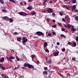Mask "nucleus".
I'll return each mask as SVG.
<instances>
[{
  "mask_svg": "<svg viewBox=\"0 0 78 78\" xmlns=\"http://www.w3.org/2000/svg\"><path fill=\"white\" fill-rule=\"evenodd\" d=\"M47 1V0H44L43 3V5H45V3H46Z\"/></svg>",
  "mask_w": 78,
  "mask_h": 78,
  "instance_id": "7c9ffc66",
  "label": "nucleus"
},
{
  "mask_svg": "<svg viewBox=\"0 0 78 78\" xmlns=\"http://www.w3.org/2000/svg\"><path fill=\"white\" fill-rule=\"evenodd\" d=\"M68 44L69 45H72V43H71V42H68Z\"/></svg>",
  "mask_w": 78,
  "mask_h": 78,
  "instance_id": "ea45409f",
  "label": "nucleus"
},
{
  "mask_svg": "<svg viewBox=\"0 0 78 78\" xmlns=\"http://www.w3.org/2000/svg\"><path fill=\"white\" fill-rule=\"evenodd\" d=\"M52 1H51L49 2V3H52Z\"/></svg>",
  "mask_w": 78,
  "mask_h": 78,
  "instance_id": "bf43d9fd",
  "label": "nucleus"
},
{
  "mask_svg": "<svg viewBox=\"0 0 78 78\" xmlns=\"http://www.w3.org/2000/svg\"><path fill=\"white\" fill-rule=\"evenodd\" d=\"M7 59L10 61V62H12L13 61L12 59H15V58L13 56H10L9 57H6Z\"/></svg>",
  "mask_w": 78,
  "mask_h": 78,
  "instance_id": "f257e3e1",
  "label": "nucleus"
},
{
  "mask_svg": "<svg viewBox=\"0 0 78 78\" xmlns=\"http://www.w3.org/2000/svg\"><path fill=\"white\" fill-rule=\"evenodd\" d=\"M52 22H54V23L56 22V21H55V20H52Z\"/></svg>",
  "mask_w": 78,
  "mask_h": 78,
  "instance_id": "4d7b16f0",
  "label": "nucleus"
},
{
  "mask_svg": "<svg viewBox=\"0 0 78 78\" xmlns=\"http://www.w3.org/2000/svg\"><path fill=\"white\" fill-rule=\"evenodd\" d=\"M39 61H37L36 62L37 64H38V63H39Z\"/></svg>",
  "mask_w": 78,
  "mask_h": 78,
  "instance_id": "e2e57ef3",
  "label": "nucleus"
},
{
  "mask_svg": "<svg viewBox=\"0 0 78 78\" xmlns=\"http://www.w3.org/2000/svg\"><path fill=\"white\" fill-rule=\"evenodd\" d=\"M5 58H4V57H2L0 59V62H3Z\"/></svg>",
  "mask_w": 78,
  "mask_h": 78,
  "instance_id": "9d476101",
  "label": "nucleus"
},
{
  "mask_svg": "<svg viewBox=\"0 0 78 78\" xmlns=\"http://www.w3.org/2000/svg\"><path fill=\"white\" fill-rule=\"evenodd\" d=\"M28 67L29 69H31V68L33 69L34 68V66H33L31 65H30L29 64H28Z\"/></svg>",
  "mask_w": 78,
  "mask_h": 78,
  "instance_id": "0eeeda50",
  "label": "nucleus"
},
{
  "mask_svg": "<svg viewBox=\"0 0 78 78\" xmlns=\"http://www.w3.org/2000/svg\"><path fill=\"white\" fill-rule=\"evenodd\" d=\"M21 68L22 69H24V70L27 69V68L24 66L22 67Z\"/></svg>",
  "mask_w": 78,
  "mask_h": 78,
  "instance_id": "72a5a7b5",
  "label": "nucleus"
},
{
  "mask_svg": "<svg viewBox=\"0 0 78 78\" xmlns=\"http://www.w3.org/2000/svg\"><path fill=\"white\" fill-rule=\"evenodd\" d=\"M43 74H46L47 75V71H44L43 72Z\"/></svg>",
  "mask_w": 78,
  "mask_h": 78,
  "instance_id": "b1692460",
  "label": "nucleus"
},
{
  "mask_svg": "<svg viewBox=\"0 0 78 78\" xmlns=\"http://www.w3.org/2000/svg\"><path fill=\"white\" fill-rule=\"evenodd\" d=\"M52 27H53V28H56V25H53L52 26Z\"/></svg>",
  "mask_w": 78,
  "mask_h": 78,
  "instance_id": "c9c22d12",
  "label": "nucleus"
},
{
  "mask_svg": "<svg viewBox=\"0 0 78 78\" xmlns=\"http://www.w3.org/2000/svg\"><path fill=\"white\" fill-rule=\"evenodd\" d=\"M72 59L73 61H75V58H73Z\"/></svg>",
  "mask_w": 78,
  "mask_h": 78,
  "instance_id": "09e8293b",
  "label": "nucleus"
},
{
  "mask_svg": "<svg viewBox=\"0 0 78 78\" xmlns=\"http://www.w3.org/2000/svg\"><path fill=\"white\" fill-rule=\"evenodd\" d=\"M24 2V5H27V3L25 2Z\"/></svg>",
  "mask_w": 78,
  "mask_h": 78,
  "instance_id": "0e129e2a",
  "label": "nucleus"
},
{
  "mask_svg": "<svg viewBox=\"0 0 78 78\" xmlns=\"http://www.w3.org/2000/svg\"><path fill=\"white\" fill-rule=\"evenodd\" d=\"M64 27H65L66 28H67V25H66V24H64Z\"/></svg>",
  "mask_w": 78,
  "mask_h": 78,
  "instance_id": "052dcab7",
  "label": "nucleus"
},
{
  "mask_svg": "<svg viewBox=\"0 0 78 78\" xmlns=\"http://www.w3.org/2000/svg\"><path fill=\"white\" fill-rule=\"evenodd\" d=\"M69 17V16H68V15H66V16L65 17V19H67V18H68Z\"/></svg>",
  "mask_w": 78,
  "mask_h": 78,
  "instance_id": "a19ab883",
  "label": "nucleus"
},
{
  "mask_svg": "<svg viewBox=\"0 0 78 78\" xmlns=\"http://www.w3.org/2000/svg\"><path fill=\"white\" fill-rule=\"evenodd\" d=\"M28 10H31L33 9V6H29L27 8Z\"/></svg>",
  "mask_w": 78,
  "mask_h": 78,
  "instance_id": "1a4fd4ad",
  "label": "nucleus"
},
{
  "mask_svg": "<svg viewBox=\"0 0 78 78\" xmlns=\"http://www.w3.org/2000/svg\"><path fill=\"white\" fill-rule=\"evenodd\" d=\"M2 19H3V20H6L7 21H8V20H9V18L7 16L3 17H2Z\"/></svg>",
  "mask_w": 78,
  "mask_h": 78,
  "instance_id": "39448f33",
  "label": "nucleus"
},
{
  "mask_svg": "<svg viewBox=\"0 0 78 78\" xmlns=\"http://www.w3.org/2000/svg\"><path fill=\"white\" fill-rule=\"evenodd\" d=\"M20 5H22V2H21L20 3Z\"/></svg>",
  "mask_w": 78,
  "mask_h": 78,
  "instance_id": "774afa93",
  "label": "nucleus"
},
{
  "mask_svg": "<svg viewBox=\"0 0 78 78\" xmlns=\"http://www.w3.org/2000/svg\"><path fill=\"white\" fill-rule=\"evenodd\" d=\"M45 51L46 52H47V53H49V50H48V49H46L45 50Z\"/></svg>",
  "mask_w": 78,
  "mask_h": 78,
  "instance_id": "e433bc0d",
  "label": "nucleus"
},
{
  "mask_svg": "<svg viewBox=\"0 0 78 78\" xmlns=\"http://www.w3.org/2000/svg\"><path fill=\"white\" fill-rule=\"evenodd\" d=\"M62 21H63L64 22H66V21L65 20V19L64 18H62Z\"/></svg>",
  "mask_w": 78,
  "mask_h": 78,
  "instance_id": "49530a36",
  "label": "nucleus"
},
{
  "mask_svg": "<svg viewBox=\"0 0 78 78\" xmlns=\"http://www.w3.org/2000/svg\"><path fill=\"white\" fill-rule=\"evenodd\" d=\"M22 40L23 41H22L23 43H25L27 42V38H25V37H23V39Z\"/></svg>",
  "mask_w": 78,
  "mask_h": 78,
  "instance_id": "423d86ee",
  "label": "nucleus"
},
{
  "mask_svg": "<svg viewBox=\"0 0 78 78\" xmlns=\"http://www.w3.org/2000/svg\"><path fill=\"white\" fill-rule=\"evenodd\" d=\"M76 41H77L78 42V36L76 37Z\"/></svg>",
  "mask_w": 78,
  "mask_h": 78,
  "instance_id": "37998d69",
  "label": "nucleus"
},
{
  "mask_svg": "<svg viewBox=\"0 0 78 78\" xmlns=\"http://www.w3.org/2000/svg\"><path fill=\"white\" fill-rule=\"evenodd\" d=\"M1 76H5V75H3V74H1Z\"/></svg>",
  "mask_w": 78,
  "mask_h": 78,
  "instance_id": "864d4df0",
  "label": "nucleus"
},
{
  "mask_svg": "<svg viewBox=\"0 0 78 78\" xmlns=\"http://www.w3.org/2000/svg\"><path fill=\"white\" fill-rule=\"evenodd\" d=\"M57 24H58V25L60 27H62V24L61 23H58Z\"/></svg>",
  "mask_w": 78,
  "mask_h": 78,
  "instance_id": "5701e85b",
  "label": "nucleus"
},
{
  "mask_svg": "<svg viewBox=\"0 0 78 78\" xmlns=\"http://www.w3.org/2000/svg\"><path fill=\"white\" fill-rule=\"evenodd\" d=\"M77 12H78V10L77 9H75L74 10V12H75V13H76Z\"/></svg>",
  "mask_w": 78,
  "mask_h": 78,
  "instance_id": "4c0bfd02",
  "label": "nucleus"
},
{
  "mask_svg": "<svg viewBox=\"0 0 78 78\" xmlns=\"http://www.w3.org/2000/svg\"><path fill=\"white\" fill-rule=\"evenodd\" d=\"M48 36H51V34L49 33L48 34Z\"/></svg>",
  "mask_w": 78,
  "mask_h": 78,
  "instance_id": "a18cd8bd",
  "label": "nucleus"
},
{
  "mask_svg": "<svg viewBox=\"0 0 78 78\" xmlns=\"http://www.w3.org/2000/svg\"><path fill=\"white\" fill-rule=\"evenodd\" d=\"M16 58L18 61H19L20 60V59H19V57L17 56H16Z\"/></svg>",
  "mask_w": 78,
  "mask_h": 78,
  "instance_id": "cd10ccee",
  "label": "nucleus"
},
{
  "mask_svg": "<svg viewBox=\"0 0 78 78\" xmlns=\"http://www.w3.org/2000/svg\"><path fill=\"white\" fill-rule=\"evenodd\" d=\"M48 45V44H47V42H45L44 44V48H45Z\"/></svg>",
  "mask_w": 78,
  "mask_h": 78,
  "instance_id": "f8f14e48",
  "label": "nucleus"
},
{
  "mask_svg": "<svg viewBox=\"0 0 78 78\" xmlns=\"http://www.w3.org/2000/svg\"><path fill=\"white\" fill-rule=\"evenodd\" d=\"M73 3H76V0H72Z\"/></svg>",
  "mask_w": 78,
  "mask_h": 78,
  "instance_id": "412c9836",
  "label": "nucleus"
},
{
  "mask_svg": "<svg viewBox=\"0 0 78 78\" xmlns=\"http://www.w3.org/2000/svg\"><path fill=\"white\" fill-rule=\"evenodd\" d=\"M2 66V64H0V68H1V67Z\"/></svg>",
  "mask_w": 78,
  "mask_h": 78,
  "instance_id": "680f3d73",
  "label": "nucleus"
},
{
  "mask_svg": "<svg viewBox=\"0 0 78 78\" xmlns=\"http://www.w3.org/2000/svg\"><path fill=\"white\" fill-rule=\"evenodd\" d=\"M59 15L62 16H63V13L62 12H60L59 13Z\"/></svg>",
  "mask_w": 78,
  "mask_h": 78,
  "instance_id": "2f4dec72",
  "label": "nucleus"
},
{
  "mask_svg": "<svg viewBox=\"0 0 78 78\" xmlns=\"http://www.w3.org/2000/svg\"><path fill=\"white\" fill-rule=\"evenodd\" d=\"M58 54H59V51H58L56 52H54L53 53V55L54 56H58Z\"/></svg>",
  "mask_w": 78,
  "mask_h": 78,
  "instance_id": "6e6552de",
  "label": "nucleus"
},
{
  "mask_svg": "<svg viewBox=\"0 0 78 78\" xmlns=\"http://www.w3.org/2000/svg\"><path fill=\"white\" fill-rule=\"evenodd\" d=\"M46 11L48 12V13H53V9L51 8H48V9Z\"/></svg>",
  "mask_w": 78,
  "mask_h": 78,
  "instance_id": "7ed1b4c3",
  "label": "nucleus"
},
{
  "mask_svg": "<svg viewBox=\"0 0 78 78\" xmlns=\"http://www.w3.org/2000/svg\"><path fill=\"white\" fill-rule=\"evenodd\" d=\"M67 76H70V74L68 73L67 74Z\"/></svg>",
  "mask_w": 78,
  "mask_h": 78,
  "instance_id": "338daca9",
  "label": "nucleus"
},
{
  "mask_svg": "<svg viewBox=\"0 0 78 78\" xmlns=\"http://www.w3.org/2000/svg\"><path fill=\"white\" fill-rule=\"evenodd\" d=\"M52 15L53 16H55V13H52Z\"/></svg>",
  "mask_w": 78,
  "mask_h": 78,
  "instance_id": "13d9d810",
  "label": "nucleus"
},
{
  "mask_svg": "<svg viewBox=\"0 0 78 78\" xmlns=\"http://www.w3.org/2000/svg\"><path fill=\"white\" fill-rule=\"evenodd\" d=\"M76 30V29L73 28V26L72 27V29H71V31H73V32H75V31Z\"/></svg>",
  "mask_w": 78,
  "mask_h": 78,
  "instance_id": "2eb2a0df",
  "label": "nucleus"
},
{
  "mask_svg": "<svg viewBox=\"0 0 78 78\" xmlns=\"http://www.w3.org/2000/svg\"><path fill=\"white\" fill-rule=\"evenodd\" d=\"M59 44H60V43H59V42H58L57 43V45H59Z\"/></svg>",
  "mask_w": 78,
  "mask_h": 78,
  "instance_id": "603ef678",
  "label": "nucleus"
},
{
  "mask_svg": "<svg viewBox=\"0 0 78 78\" xmlns=\"http://www.w3.org/2000/svg\"><path fill=\"white\" fill-rule=\"evenodd\" d=\"M36 34L37 36H44V34L42 32L37 31L36 32Z\"/></svg>",
  "mask_w": 78,
  "mask_h": 78,
  "instance_id": "f03ea898",
  "label": "nucleus"
},
{
  "mask_svg": "<svg viewBox=\"0 0 78 78\" xmlns=\"http://www.w3.org/2000/svg\"><path fill=\"white\" fill-rule=\"evenodd\" d=\"M0 3L2 5L5 4V2L3 0H0Z\"/></svg>",
  "mask_w": 78,
  "mask_h": 78,
  "instance_id": "ddd939ff",
  "label": "nucleus"
},
{
  "mask_svg": "<svg viewBox=\"0 0 78 78\" xmlns=\"http://www.w3.org/2000/svg\"><path fill=\"white\" fill-rule=\"evenodd\" d=\"M2 12H7V10H6L5 9H2Z\"/></svg>",
  "mask_w": 78,
  "mask_h": 78,
  "instance_id": "f3484780",
  "label": "nucleus"
},
{
  "mask_svg": "<svg viewBox=\"0 0 78 78\" xmlns=\"http://www.w3.org/2000/svg\"><path fill=\"white\" fill-rule=\"evenodd\" d=\"M31 2V0H29L28 1V2Z\"/></svg>",
  "mask_w": 78,
  "mask_h": 78,
  "instance_id": "69168bd1",
  "label": "nucleus"
},
{
  "mask_svg": "<svg viewBox=\"0 0 78 78\" xmlns=\"http://www.w3.org/2000/svg\"><path fill=\"white\" fill-rule=\"evenodd\" d=\"M62 51L63 52H64L66 51V49H65V48H63L62 50Z\"/></svg>",
  "mask_w": 78,
  "mask_h": 78,
  "instance_id": "58836bf2",
  "label": "nucleus"
},
{
  "mask_svg": "<svg viewBox=\"0 0 78 78\" xmlns=\"http://www.w3.org/2000/svg\"><path fill=\"white\" fill-rule=\"evenodd\" d=\"M44 70H47V67H45L44 68Z\"/></svg>",
  "mask_w": 78,
  "mask_h": 78,
  "instance_id": "8fccbe9b",
  "label": "nucleus"
},
{
  "mask_svg": "<svg viewBox=\"0 0 78 78\" xmlns=\"http://www.w3.org/2000/svg\"><path fill=\"white\" fill-rule=\"evenodd\" d=\"M13 1H14V0H9V2H12Z\"/></svg>",
  "mask_w": 78,
  "mask_h": 78,
  "instance_id": "6e6d98bb",
  "label": "nucleus"
},
{
  "mask_svg": "<svg viewBox=\"0 0 78 78\" xmlns=\"http://www.w3.org/2000/svg\"><path fill=\"white\" fill-rule=\"evenodd\" d=\"M31 14L33 15V16H34L36 14V12L34 11H33L31 13Z\"/></svg>",
  "mask_w": 78,
  "mask_h": 78,
  "instance_id": "4be33fe9",
  "label": "nucleus"
},
{
  "mask_svg": "<svg viewBox=\"0 0 78 78\" xmlns=\"http://www.w3.org/2000/svg\"><path fill=\"white\" fill-rule=\"evenodd\" d=\"M60 37H64V38H66V36L64 35V34H61L60 35Z\"/></svg>",
  "mask_w": 78,
  "mask_h": 78,
  "instance_id": "aec40b11",
  "label": "nucleus"
},
{
  "mask_svg": "<svg viewBox=\"0 0 78 78\" xmlns=\"http://www.w3.org/2000/svg\"><path fill=\"white\" fill-rule=\"evenodd\" d=\"M9 20H10V22H13V20L12 18H9Z\"/></svg>",
  "mask_w": 78,
  "mask_h": 78,
  "instance_id": "a878e982",
  "label": "nucleus"
},
{
  "mask_svg": "<svg viewBox=\"0 0 78 78\" xmlns=\"http://www.w3.org/2000/svg\"><path fill=\"white\" fill-rule=\"evenodd\" d=\"M61 30L62 31H66V29H65L64 28H62L61 29Z\"/></svg>",
  "mask_w": 78,
  "mask_h": 78,
  "instance_id": "c756f323",
  "label": "nucleus"
},
{
  "mask_svg": "<svg viewBox=\"0 0 78 78\" xmlns=\"http://www.w3.org/2000/svg\"><path fill=\"white\" fill-rule=\"evenodd\" d=\"M14 34L16 35H17L18 34V33H17V32H15L14 33Z\"/></svg>",
  "mask_w": 78,
  "mask_h": 78,
  "instance_id": "de8ad7c7",
  "label": "nucleus"
},
{
  "mask_svg": "<svg viewBox=\"0 0 78 78\" xmlns=\"http://www.w3.org/2000/svg\"><path fill=\"white\" fill-rule=\"evenodd\" d=\"M67 27L68 28H70V26L69 25H67Z\"/></svg>",
  "mask_w": 78,
  "mask_h": 78,
  "instance_id": "3c124183",
  "label": "nucleus"
},
{
  "mask_svg": "<svg viewBox=\"0 0 78 78\" xmlns=\"http://www.w3.org/2000/svg\"><path fill=\"white\" fill-rule=\"evenodd\" d=\"M28 64H27V63H25L23 64V66L24 67H27L28 66Z\"/></svg>",
  "mask_w": 78,
  "mask_h": 78,
  "instance_id": "dca6fc26",
  "label": "nucleus"
},
{
  "mask_svg": "<svg viewBox=\"0 0 78 78\" xmlns=\"http://www.w3.org/2000/svg\"><path fill=\"white\" fill-rule=\"evenodd\" d=\"M18 14H19L20 15V16H23L24 14V16H26L27 15V13L25 12H20L18 13Z\"/></svg>",
  "mask_w": 78,
  "mask_h": 78,
  "instance_id": "20e7f679",
  "label": "nucleus"
},
{
  "mask_svg": "<svg viewBox=\"0 0 78 78\" xmlns=\"http://www.w3.org/2000/svg\"><path fill=\"white\" fill-rule=\"evenodd\" d=\"M67 21V22H70V18H68Z\"/></svg>",
  "mask_w": 78,
  "mask_h": 78,
  "instance_id": "f704fd0d",
  "label": "nucleus"
},
{
  "mask_svg": "<svg viewBox=\"0 0 78 78\" xmlns=\"http://www.w3.org/2000/svg\"><path fill=\"white\" fill-rule=\"evenodd\" d=\"M76 5H73V7H72V9L73 10H75V9H76Z\"/></svg>",
  "mask_w": 78,
  "mask_h": 78,
  "instance_id": "4468645a",
  "label": "nucleus"
},
{
  "mask_svg": "<svg viewBox=\"0 0 78 78\" xmlns=\"http://www.w3.org/2000/svg\"><path fill=\"white\" fill-rule=\"evenodd\" d=\"M65 7L66 9L67 10H70V7L68 6V5H66Z\"/></svg>",
  "mask_w": 78,
  "mask_h": 78,
  "instance_id": "a211bd4d",
  "label": "nucleus"
},
{
  "mask_svg": "<svg viewBox=\"0 0 78 78\" xmlns=\"http://www.w3.org/2000/svg\"><path fill=\"white\" fill-rule=\"evenodd\" d=\"M75 20H76L78 21V17L76 16L75 17Z\"/></svg>",
  "mask_w": 78,
  "mask_h": 78,
  "instance_id": "473e14b6",
  "label": "nucleus"
},
{
  "mask_svg": "<svg viewBox=\"0 0 78 78\" xmlns=\"http://www.w3.org/2000/svg\"><path fill=\"white\" fill-rule=\"evenodd\" d=\"M73 45L74 47H75L76 46V42H73Z\"/></svg>",
  "mask_w": 78,
  "mask_h": 78,
  "instance_id": "6ab92c4d",
  "label": "nucleus"
},
{
  "mask_svg": "<svg viewBox=\"0 0 78 78\" xmlns=\"http://www.w3.org/2000/svg\"><path fill=\"white\" fill-rule=\"evenodd\" d=\"M47 62L48 64H50L51 62V61L50 60H48L47 61Z\"/></svg>",
  "mask_w": 78,
  "mask_h": 78,
  "instance_id": "bb28decb",
  "label": "nucleus"
},
{
  "mask_svg": "<svg viewBox=\"0 0 78 78\" xmlns=\"http://www.w3.org/2000/svg\"><path fill=\"white\" fill-rule=\"evenodd\" d=\"M53 35H55L56 34V33L55 32H53L52 33Z\"/></svg>",
  "mask_w": 78,
  "mask_h": 78,
  "instance_id": "5fc2aeb1",
  "label": "nucleus"
},
{
  "mask_svg": "<svg viewBox=\"0 0 78 78\" xmlns=\"http://www.w3.org/2000/svg\"><path fill=\"white\" fill-rule=\"evenodd\" d=\"M17 41H18V42H21V37H18V38L17 37Z\"/></svg>",
  "mask_w": 78,
  "mask_h": 78,
  "instance_id": "9b49d317",
  "label": "nucleus"
},
{
  "mask_svg": "<svg viewBox=\"0 0 78 78\" xmlns=\"http://www.w3.org/2000/svg\"><path fill=\"white\" fill-rule=\"evenodd\" d=\"M2 69L3 70H5V68L4 67H3V66H2Z\"/></svg>",
  "mask_w": 78,
  "mask_h": 78,
  "instance_id": "c03bdc74",
  "label": "nucleus"
},
{
  "mask_svg": "<svg viewBox=\"0 0 78 78\" xmlns=\"http://www.w3.org/2000/svg\"><path fill=\"white\" fill-rule=\"evenodd\" d=\"M50 20V19H49L48 18H47L46 19V20H47V21H48V22H49Z\"/></svg>",
  "mask_w": 78,
  "mask_h": 78,
  "instance_id": "79ce46f5",
  "label": "nucleus"
},
{
  "mask_svg": "<svg viewBox=\"0 0 78 78\" xmlns=\"http://www.w3.org/2000/svg\"><path fill=\"white\" fill-rule=\"evenodd\" d=\"M31 57L32 59H34V57H35V55H32L31 56Z\"/></svg>",
  "mask_w": 78,
  "mask_h": 78,
  "instance_id": "c85d7f7f",
  "label": "nucleus"
},
{
  "mask_svg": "<svg viewBox=\"0 0 78 78\" xmlns=\"http://www.w3.org/2000/svg\"><path fill=\"white\" fill-rule=\"evenodd\" d=\"M58 74L60 76H62V77H63L64 76H63V75H62V74H61V73H58Z\"/></svg>",
  "mask_w": 78,
  "mask_h": 78,
  "instance_id": "393cba45",
  "label": "nucleus"
}]
</instances>
